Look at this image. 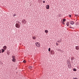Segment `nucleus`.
<instances>
[{"mask_svg":"<svg viewBox=\"0 0 79 79\" xmlns=\"http://www.w3.org/2000/svg\"><path fill=\"white\" fill-rule=\"evenodd\" d=\"M29 69H31L32 68V67L31 66H30L29 67Z\"/></svg>","mask_w":79,"mask_h":79,"instance_id":"obj_22","label":"nucleus"},{"mask_svg":"<svg viewBox=\"0 0 79 79\" xmlns=\"http://www.w3.org/2000/svg\"><path fill=\"white\" fill-rule=\"evenodd\" d=\"M69 22H67L66 23V25L67 26H69Z\"/></svg>","mask_w":79,"mask_h":79,"instance_id":"obj_10","label":"nucleus"},{"mask_svg":"<svg viewBox=\"0 0 79 79\" xmlns=\"http://www.w3.org/2000/svg\"><path fill=\"white\" fill-rule=\"evenodd\" d=\"M79 46H76L75 47L76 49L77 50H79Z\"/></svg>","mask_w":79,"mask_h":79,"instance_id":"obj_7","label":"nucleus"},{"mask_svg":"<svg viewBox=\"0 0 79 79\" xmlns=\"http://www.w3.org/2000/svg\"><path fill=\"white\" fill-rule=\"evenodd\" d=\"M1 51H2V50H0V53H1Z\"/></svg>","mask_w":79,"mask_h":79,"instance_id":"obj_33","label":"nucleus"},{"mask_svg":"<svg viewBox=\"0 0 79 79\" xmlns=\"http://www.w3.org/2000/svg\"><path fill=\"white\" fill-rule=\"evenodd\" d=\"M2 53H4V52H5V50L4 49H1Z\"/></svg>","mask_w":79,"mask_h":79,"instance_id":"obj_11","label":"nucleus"},{"mask_svg":"<svg viewBox=\"0 0 79 79\" xmlns=\"http://www.w3.org/2000/svg\"><path fill=\"white\" fill-rule=\"evenodd\" d=\"M7 55H10V52H7Z\"/></svg>","mask_w":79,"mask_h":79,"instance_id":"obj_24","label":"nucleus"},{"mask_svg":"<svg viewBox=\"0 0 79 79\" xmlns=\"http://www.w3.org/2000/svg\"><path fill=\"white\" fill-rule=\"evenodd\" d=\"M43 2L44 3H45V1H44Z\"/></svg>","mask_w":79,"mask_h":79,"instance_id":"obj_28","label":"nucleus"},{"mask_svg":"<svg viewBox=\"0 0 79 79\" xmlns=\"http://www.w3.org/2000/svg\"><path fill=\"white\" fill-rule=\"evenodd\" d=\"M69 28H71V29H74L73 27H69Z\"/></svg>","mask_w":79,"mask_h":79,"instance_id":"obj_26","label":"nucleus"},{"mask_svg":"<svg viewBox=\"0 0 79 79\" xmlns=\"http://www.w3.org/2000/svg\"><path fill=\"white\" fill-rule=\"evenodd\" d=\"M69 66H70V64H68V68H69Z\"/></svg>","mask_w":79,"mask_h":79,"instance_id":"obj_31","label":"nucleus"},{"mask_svg":"<svg viewBox=\"0 0 79 79\" xmlns=\"http://www.w3.org/2000/svg\"><path fill=\"white\" fill-rule=\"evenodd\" d=\"M70 24H72V25H73V24H74V22L73 21H71V22H70Z\"/></svg>","mask_w":79,"mask_h":79,"instance_id":"obj_9","label":"nucleus"},{"mask_svg":"<svg viewBox=\"0 0 79 79\" xmlns=\"http://www.w3.org/2000/svg\"><path fill=\"white\" fill-rule=\"evenodd\" d=\"M12 59H15V56H12Z\"/></svg>","mask_w":79,"mask_h":79,"instance_id":"obj_14","label":"nucleus"},{"mask_svg":"<svg viewBox=\"0 0 79 79\" xmlns=\"http://www.w3.org/2000/svg\"><path fill=\"white\" fill-rule=\"evenodd\" d=\"M51 55H55V52L53 50H52L50 52Z\"/></svg>","mask_w":79,"mask_h":79,"instance_id":"obj_4","label":"nucleus"},{"mask_svg":"<svg viewBox=\"0 0 79 79\" xmlns=\"http://www.w3.org/2000/svg\"><path fill=\"white\" fill-rule=\"evenodd\" d=\"M17 23H19L20 24H21V22H19V21H17Z\"/></svg>","mask_w":79,"mask_h":79,"instance_id":"obj_20","label":"nucleus"},{"mask_svg":"<svg viewBox=\"0 0 79 79\" xmlns=\"http://www.w3.org/2000/svg\"><path fill=\"white\" fill-rule=\"evenodd\" d=\"M62 23H63V24L64 25L65 23H64V22L62 21Z\"/></svg>","mask_w":79,"mask_h":79,"instance_id":"obj_30","label":"nucleus"},{"mask_svg":"<svg viewBox=\"0 0 79 79\" xmlns=\"http://www.w3.org/2000/svg\"><path fill=\"white\" fill-rule=\"evenodd\" d=\"M69 17H70V18H71V15H69Z\"/></svg>","mask_w":79,"mask_h":79,"instance_id":"obj_25","label":"nucleus"},{"mask_svg":"<svg viewBox=\"0 0 79 79\" xmlns=\"http://www.w3.org/2000/svg\"><path fill=\"white\" fill-rule=\"evenodd\" d=\"M23 63H26V61H25V60H24L23 61Z\"/></svg>","mask_w":79,"mask_h":79,"instance_id":"obj_23","label":"nucleus"},{"mask_svg":"<svg viewBox=\"0 0 79 79\" xmlns=\"http://www.w3.org/2000/svg\"><path fill=\"white\" fill-rule=\"evenodd\" d=\"M58 42H59V41H58Z\"/></svg>","mask_w":79,"mask_h":79,"instance_id":"obj_37","label":"nucleus"},{"mask_svg":"<svg viewBox=\"0 0 79 79\" xmlns=\"http://www.w3.org/2000/svg\"><path fill=\"white\" fill-rule=\"evenodd\" d=\"M70 66L69 67V68H70V69H71V68H72V67L71 66V63H70Z\"/></svg>","mask_w":79,"mask_h":79,"instance_id":"obj_16","label":"nucleus"},{"mask_svg":"<svg viewBox=\"0 0 79 79\" xmlns=\"http://www.w3.org/2000/svg\"><path fill=\"white\" fill-rule=\"evenodd\" d=\"M45 32L46 33H47L48 32V30H45Z\"/></svg>","mask_w":79,"mask_h":79,"instance_id":"obj_13","label":"nucleus"},{"mask_svg":"<svg viewBox=\"0 0 79 79\" xmlns=\"http://www.w3.org/2000/svg\"><path fill=\"white\" fill-rule=\"evenodd\" d=\"M46 6V9H47V10H48V9H49V8H49L50 6L48 5H47Z\"/></svg>","mask_w":79,"mask_h":79,"instance_id":"obj_5","label":"nucleus"},{"mask_svg":"<svg viewBox=\"0 0 79 79\" xmlns=\"http://www.w3.org/2000/svg\"><path fill=\"white\" fill-rule=\"evenodd\" d=\"M15 27L16 28H20V24L19 23H16L15 24Z\"/></svg>","mask_w":79,"mask_h":79,"instance_id":"obj_1","label":"nucleus"},{"mask_svg":"<svg viewBox=\"0 0 79 79\" xmlns=\"http://www.w3.org/2000/svg\"><path fill=\"white\" fill-rule=\"evenodd\" d=\"M75 16H78V15L76 14L75 15Z\"/></svg>","mask_w":79,"mask_h":79,"instance_id":"obj_29","label":"nucleus"},{"mask_svg":"<svg viewBox=\"0 0 79 79\" xmlns=\"http://www.w3.org/2000/svg\"><path fill=\"white\" fill-rule=\"evenodd\" d=\"M3 48L4 50H6V49L7 48V47H6V46H4L3 47Z\"/></svg>","mask_w":79,"mask_h":79,"instance_id":"obj_6","label":"nucleus"},{"mask_svg":"<svg viewBox=\"0 0 79 79\" xmlns=\"http://www.w3.org/2000/svg\"><path fill=\"white\" fill-rule=\"evenodd\" d=\"M35 45L37 46L38 47H40V43L39 42H36V43H35Z\"/></svg>","mask_w":79,"mask_h":79,"instance_id":"obj_3","label":"nucleus"},{"mask_svg":"<svg viewBox=\"0 0 79 79\" xmlns=\"http://www.w3.org/2000/svg\"><path fill=\"white\" fill-rule=\"evenodd\" d=\"M22 23L25 24L27 23V21L25 19H23L22 20Z\"/></svg>","mask_w":79,"mask_h":79,"instance_id":"obj_2","label":"nucleus"},{"mask_svg":"<svg viewBox=\"0 0 79 79\" xmlns=\"http://www.w3.org/2000/svg\"><path fill=\"white\" fill-rule=\"evenodd\" d=\"M48 52H50V50H51V49L50 48H49L48 49Z\"/></svg>","mask_w":79,"mask_h":79,"instance_id":"obj_18","label":"nucleus"},{"mask_svg":"<svg viewBox=\"0 0 79 79\" xmlns=\"http://www.w3.org/2000/svg\"><path fill=\"white\" fill-rule=\"evenodd\" d=\"M56 45H58V43H56Z\"/></svg>","mask_w":79,"mask_h":79,"instance_id":"obj_32","label":"nucleus"},{"mask_svg":"<svg viewBox=\"0 0 79 79\" xmlns=\"http://www.w3.org/2000/svg\"><path fill=\"white\" fill-rule=\"evenodd\" d=\"M63 22H65V21H66V19H63Z\"/></svg>","mask_w":79,"mask_h":79,"instance_id":"obj_17","label":"nucleus"},{"mask_svg":"<svg viewBox=\"0 0 79 79\" xmlns=\"http://www.w3.org/2000/svg\"><path fill=\"white\" fill-rule=\"evenodd\" d=\"M57 51H60L61 49H57Z\"/></svg>","mask_w":79,"mask_h":79,"instance_id":"obj_21","label":"nucleus"},{"mask_svg":"<svg viewBox=\"0 0 79 79\" xmlns=\"http://www.w3.org/2000/svg\"><path fill=\"white\" fill-rule=\"evenodd\" d=\"M69 61L68 60V63H69Z\"/></svg>","mask_w":79,"mask_h":79,"instance_id":"obj_36","label":"nucleus"},{"mask_svg":"<svg viewBox=\"0 0 79 79\" xmlns=\"http://www.w3.org/2000/svg\"><path fill=\"white\" fill-rule=\"evenodd\" d=\"M12 61L13 62H14V63H15L16 62V60L15 58V59H12Z\"/></svg>","mask_w":79,"mask_h":79,"instance_id":"obj_8","label":"nucleus"},{"mask_svg":"<svg viewBox=\"0 0 79 79\" xmlns=\"http://www.w3.org/2000/svg\"><path fill=\"white\" fill-rule=\"evenodd\" d=\"M32 39H34V40H35V39H36V36H33L32 37Z\"/></svg>","mask_w":79,"mask_h":79,"instance_id":"obj_12","label":"nucleus"},{"mask_svg":"<svg viewBox=\"0 0 79 79\" xmlns=\"http://www.w3.org/2000/svg\"><path fill=\"white\" fill-rule=\"evenodd\" d=\"M71 60L72 61H73V60H74V58H71Z\"/></svg>","mask_w":79,"mask_h":79,"instance_id":"obj_27","label":"nucleus"},{"mask_svg":"<svg viewBox=\"0 0 79 79\" xmlns=\"http://www.w3.org/2000/svg\"><path fill=\"white\" fill-rule=\"evenodd\" d=\"M39 2H41V0H38Z\"/></svg>","mask_w":79,"mask_h":79,"instance_id":"obj_34","label":"nucleus"},{"mask_svg":"<svg viewBox=\"0 0 79 79\" xmlns=\"http://www.w3.org/2000/svg\"><path fill=\"white\" fill-rule=\"evenodd\" d=\"M16 16V14H13V16Z\"/></svg>","mask_w":79,"mask_h":79,"instance_id":"obj_19","label":"nucleus"},{"mask_svg":"<svg viewBox=\"0 0 79 79\" xmlns=\"http://www.w3.org/2000/svg\"><path fill=\"white\" fill-rule=\"evenodd\" d=\"M70 63H71V62H70V61H69V64H70Z\"/></svg>","mask_w":79,"mask_h":79,"instance_id":"obj_35","label":"nucleus"},{"mask_svg":"<svg viewBox=\"0 0 79 79\" xmlns=\"http://www.w3.org/2000/svg\"><path fill=\"white\" fill-rule=\"evenodd\" d=\"M73 71H77V69L75 68H74L73 69Z\"/></svg>","mask_w":79,"mask_h":79,"instance_id":"obj_15","label":"nucleus"}]
</instances>
